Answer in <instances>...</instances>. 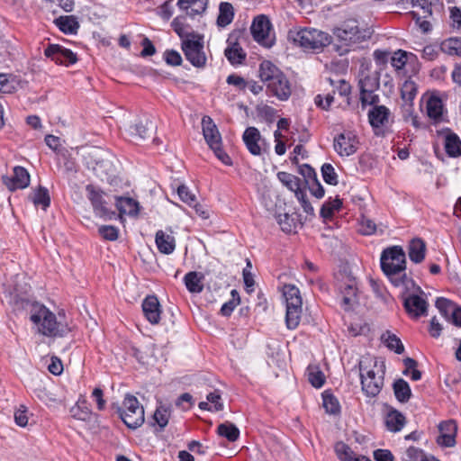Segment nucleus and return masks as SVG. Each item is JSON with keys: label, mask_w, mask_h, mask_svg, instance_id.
<instances>
[{"label": "nucleus", "mask_w": 461, "mask_h": 461, "mask_svg": "<svg viewBox=\"0 0 461 461\" xmlns=\"http://www.w3.org/2000/svg\"><path fill=\"white\" fill-rule=\"evenodd\" d=\"M30 320L38 325L39 333L46 337H64L71 331L64 313L56 316L41 303L32 304Z\"/></svg>", "instance_id": "nucleus-1"}, {"label": "nucleus", "mask_w": 461, "mask_h": 461, "mask_svg": "<svg viewBox=\"0 0 461 461\" xmlns=\"http://www.w3.org/2000/svg\"><path fill=\"white\" fill-rule=\"evenodd\" d=\"M381 268L394 286L404 284L406 256L401 246H392L383 250L380 258Z\"/></svg>", "instance_id": "nucleus-2"}, {"label": "nucleus", "mask_w": 461, "mask_h": 461, "mask_svg": "<svg viewBox=\"0 0 461 461\" xmlns=\"http://www.w3.org/2000/svg\"><path fill=\"white\" fill-rule=\"evenodd\" d=\"M259 77L270 93L281 101L291 95V84L286 76L271 61L264 60L259 66Z\"/></svg>", "instance_id": "nucleus-3"}, {"label": "nucleus", "mask_w": 461, "mask_h": 461, "mask_svg": "<svg viewBox=\"0 0 461 461\" xmlns=\"http://www.w3.org/2000/svg\"><path fill=\"white\" fill-rule=\"evenodd\" d=\"M333 34L341 44L337 48L340 55L348 53L350 47L365 41L371 36L369 29H359L356 20L345 21L339 26L334 28Z\"/></svg>", "instance_id": "nucleus-4"}, {"label": "nucleus", "mask_w": 461, "mask_h": 461, "mask_svg": "<svg viewBox=\"0 0 461 461\" xmlns=\"http://www.w3.org/2000/svg\"><path fill=\"white\" fill-rule=\"evenodd\" d=\"M283 296L286 306V327L289 330H294L300 323L303 312V300L300 290L294 285H285L283 287Z\"/></svg>", "instance_id": "nucleus-5"}, {"label": "nucleus", "mask_w": 461, "mask_h": 461, "mask_svg": "<svg viewBox=\"0 0 461 461\" xmlns=\"http://www.w3.org/2000/svg\"><path fill=\"white\" fill-rule=\"evenodd\" d=\"M115 408L120 418L128 428L134 429L143 424L145 420L144 409L135 396L127 394L123 400L122 407L117 405Z\"/></svg>", "instance_id": "nucleus-6"}, {"label": "nucleus", "mask_w": 461, "mask_h": 461, "mask_svg": "<svg viewBox=\"0 0 461 461\" xmlns=\"http://www.w3.org/2000/svg\"><path fill=\"white\" fill-rule=\"evenodd\" d=\"M384 369L385 365L384 362L381 363L378 372L373 369H366L362 364L359 365L362 390L366 396L375 397L381 392L384 386Z\"/></svg>", "instance_id": "nucleus-7"}, {"label": "nucleus", "mask_w": 461, "mask_h": 461, "mask_svg": "<svg viewBox=\"0 0 461 461\" xmlns=\"http://www.w3.org/2000/svg\"><path fill=\"white\" fill-rule=\"evenodd\" d=\"M294 41L306 50H320L330 44V37L321 31L304 28L296 32Z\"/></svg>", "instance_id": "nucleus-8"}, {"label": "nucleus", "mask_w": 461, "mask_h": 461, "mask_svg": "<svg viewBox=\"0 0 461 461\" xmlns=\"http://www.w3.org/2000/svg\"><path fill=\"white\" fill-rule=\"evenodd\" d=\"M182 50L185 59L196 68H203L206 56L203 51V40L199 35H191L182 41Z\"/></svg>", "instance_id": "nucleus-9"}, {"label": "nucleus", "mask_w": 461, "mask_h": 461, "mask_svg": "<svg viewBox=\"0 0 461 461\" xmlns=\"http://www.w3.org/2000/svg\"><path fill=\"white\" fill-rule=\"evenodd\" d=\"M367 117L375 135L384 133V129L387 128L393 122L392 113L385 105L376 104L373 106L368 111Z\"/></svg>", "instance_id": "nucleus-10"}, {"label": "nucleus", "mask_w": 461, "mask_h": 461, "mask_svg": "<svg viewBox=\"0 0 461 461\" xmlns=\"http://www.w3.org/2000/svg\"><path fill=\"white\" fill-rule=\"evenodd\" d=\"M86 191L95 214L100 218L111 219L114 213L106 207V202L104 199V192L93 185H87Z\"/></svg>", "instance_id": "nucleus-11"}, {"label": "nucleus", "mask_w": 461, "mask_h": 461, "mask_svg": "<svg viewBox=\"0 0 461 461\" xmlns=\"http://www.w3.org/2000/svg\"><path fill=\"white\" fill-rule=\"evenodd\" d=\"M358 139L351 131H345L334 138L333 147L340 157H349L358 149Z\"/></svg>", "instance_id": "nucleus-12"}, {"label": "nucleus", "mask_w": 461, "mask_h": 461, "mask_svg": "<svg viewBox=\"0 0 461 461\" xmlns=\"http://www.w3.org/2000/svg\"><path fill=\"white\" fill-rule=\"evenodd\" d=\"M270 29V21L263 14L257 16L250 27L254 40L267 48H270L273 45V41L268 38Z\"/></svg>", "instance_id": "nucleus-13"}, {"label": "nucleus", "mask_w": 461, "mask_h": 461, "mask_svg": "<svg viewBox=\"0 0 461 461\" xmlns=\"http://www.w3.org/2000/svg\"><path fill=\"white\" fill-rule=\"evenodd\" d=\"M44 55L55 63L64 66H69L77 61V55L73 51L59 44H49L44 50Z\"/></svg>", "instance_id": "nucleus-14"}, {"label": "nucleus", "mask_w": 461, "mask_h": 461, "mask_svg": "<svg viewBox=\"0 0 461 461\" xmlns=\"http://www.w3.org/2000/svg\"><path fill=\"white\" fill-rule=\"evenodd\" d=\"M2 180L10 191H14L29 185L30 175L24 167L17 166L14 167V174L11 176H3Z\"/></svg>", "instance_id": "nucleus-15"}, {"label": "nucleus", "mask_w": 461, "mask_h": 461, "mask_svg": "<svg viewBox=\"0 0 461 461\" xmlns=\"http://www.w3.org/2000/svg\"><path fill=\"white\" fill-rule=\"evenodd\" d=\"M403 306L411 318L418 319L427 314L429 304L424 298L412 294L404 298Z\"/></svg>", "instance_id": "nucleus-16"}, {"label": "nucleus", "mask_w": 461, "mask_h": 461, "mask_svg": "<svg viewBox=\"0 0 461 461\" xmlns=\"http://www.w3.org/2000/svg\"><path fill=\"white\" fill-rule=\"evenodd\" d=\"M156 125L149 117L139 118L129 127V134L137 140L149 138Z\"/></svg>", "instance_id": "nucleus-17"}, {"label": "nucleus", "mask_w": 461, "mask_h": 461, "mask_svg": "<svg viewBox=\"0 0 461 461\" xmlns=\"http://www.w3.org/2000/svg\"><path fill=\"white\" fill-rule=\"evenodd\" d=\"M439 436L437 443L445 447H451L456 445V435L457 431L456 423L454 420L441 422L438 426Z\"/></svg>", "instance_id": "nucleus-18"}, {"label": "nucleus", "mask_w": 461, "mask_h": 461, "mask_svg": "<svg viewBox=\"0 0 461 461\" xmlns=\"http://www.w3.org/2000/svg\"><path fill=\"white\" fill-rule=\"evenodd\" d=\"M142 311L147 321L151 324H158L160 320V303L155 295L147 296L142 302Z\"/></svg>", "instance_id": "nucleus-19"}, {"label": "nucleus", "mask_w": 461, "mask_h": 461, "mask_svg": "<svg viewBox=\"0 0 461 461\" xmlns=\"http://www.w3.org/2000/svg\"><path fill=\"white\" fill-rule=\"evenodd\" d=\"M203 137L210 148L216 145H221V134L209 116H204L202 120Z\"/></svg>", "instance_id": "nucleus-20"}, {"label": "nucleus", "mask_w": 461, "mask_h": 461, "mask_svg": "<svg viewBox=\"0 0 461 461\" xmlns=\"http://www.w3.org/2000/svg\"><path fill=\"white\" fill-rule=\"evenodd\" d=\"M242 139L247 149L252 155L259 156L261 154V148L258 145L261 135L256 127H248L243 133Z\"/></svg>", "instance_id": "nucleus-21"}, {"label": "nucleus", "mask_w": 461, "mask_h": 461, "mask_svg": "<svg viewBox=\"0 0 461 461\" xmlns=\"http://www.w3.org/2000/svg\"><path fill=\"white\" fill-rule=\"evenodd\" d=\"M413 7L420 8L421 16L428 19L434 13H439L443 8V4L438 0H411Z\"/></svg>", "instance_id": "nucleus-22"}, {"label": "nucleus", "mask_w": 461, "mask_h": 461, "mask_svg": "<svg viewBox=\"0 0 461 461\" xmlns=\"http://www.w3.org/2000/svg\"><path fill=\"white\" fill-rule=\"evenodd\" d=\"M155 241L158 251L165 255H169L176 249V240L174 236L159 230L156 232Z\"/></svg>", "instance_id": "nucleus-23"}, {"label": "nucleus", "mask_w": 461, "mask_h": 461, "mask_svg": "<svg viewBox=\"0 0 461 461\" xmlns=\"http://www.w3.org/2000/svg\"><path fill=\"white\" fill-rule=\"evenodd\" d=\"M208 0H178L177 6L179 9L186 12L189 16H195L205 12Z\"/></svg>", "instance_id": "nucleus-24"}, {"label": "nucleus", "mask_w": 461, "mask_h": 461, "mask_svg": "<svg viewBox=\"0 0 461 461\" xmlns=\"http://www.w3.org/2000/svg\"><path fill=\"white\" fill-rule=\"evenodd\" d=\"M447 134L445 136V150L447 154L451 158H458L461 156V140L459 137L452 132L450 129L445 130Z\"/></svg>", "instance_id": "nucleus-25"}, {"label": "nucleus", "mask_w": 461, "mask_h": 461, "mask_svg": "<svg viewBox=\"0 0 461 461\" xmlns=\"http://www.w3.org/2000/svg\"><path fill=\"white\" fill-rule=\"evenodd\" d=\"M426 253V244L425 242L420 239L415 238L410 241L408 247V255L411 259L415 264H419L424 260Z\"/></svg>", "instance_id": "nucleus-26"}, {"label": "nucleus", "mask_w": 461, "mask_h": 461, "mask_svg": "<svg viewBox=\"0 0 461 461\" xmlns=\"http://www.w3.org/2000/svg\"><path fill=\"white\" fill-rule=\"evenodd\" d=\"M427 115L435 122L442 121L443 104L439 97L432 95L426 104Z\"/></svg>", "instance_id": "nucleus-27"}, {"label": "nucleus", "mask_w": 461, "mask_h": 461, "mask_svg": "<svg viewBox=\"0 0 461 461\" xmlns=\"http://www.w3.org/2000/svg\"><path fill=\"white\" fill-rule=\"evenodd\" d=\"M228 47L224 50V55L227 59L232 64H241L245 59L246 54L242 48L237 42H231L230 39H228Z\"/></svg>", "instance_id": "nucleus-28"}, {"label": "nucleus", "mask_w": 461, "mask_h": 461, "mask_svg": "<svg viewBox=\"0 0 461 461\" xmlns=\"http://www.w3.org/2000/svg\"><path fill=\"white\" fill-rule=\"evenodd\" d=\"M204 276L202 273L191 271L185 274L184 282L186 289L193 294L201 293L203 289V280Z\"/></svg>", "instance_id": "nucleus-29"}, {"label": "nucleus", "mask_w": 461, "mask_h": 461, "mask_svg": "<svg viewBox=\"0 0 461 461\" xmlns=\"http://www.w3.org/2000/svg\"><path fill=\"white\" fill-rule=\"evenodd\" d=\"M116 206L122 214L136 216L140 211L139 203L131 197H119L116 201Z\"/></svg>", "instance_id": "nucleus-30"}, {"label": "nucleus", "mask_w": 461, "mask_h": 461, "mask_svg": "<svg viewBox=\"0 0 461 461\" xmlns=\"http://www.w3.org/2000/svg\"><path fill=\"white\" fill-rule=\"evenodd\" d=\"M234 14L233 5L229 2H221L219 5L217 25L222 28L228 26L232 23Z\"/></svg>", "instance_id": "nucleus-31"}, {"label": "nucleus", "mask_w": 461, "mask_h": 461, "mask_svg": "<svg viewBox=\"0 0 461 461\" xmlns=\"http://www.w3.org/2000/svg\"><path fill=\"white\" fill-rule=\"evenodd\" d=\"M342 294V307L344 310H350L357 302V287L355 282L350 280L348 284L341 289Z\"/></svg>", "instance_id": "nucleus-32"}, {"label": "nucleus", "mask_w": 461, "mask_h": 461, "mask_svg": "<svg viewBox=\"0 0 461 461\" xmlns=\"http://www.w3.org/2000/svg\"><path fill=\"white\" fill-rule=\"evenodd\" d=\"M387 226L380 223L375 224V221L366 216H363L359 221V231L363 235L384 234Z\"/></svg>", "instance_id": "nucleus-33"}, {"label": "nucleus", "mask_w": 461, "mask_h": 461, "mask_svg": "<svg viewBox=\"0 0 461 461\" xmlns=\"http://www.w3.org/2000/svg\"><path fill=\"white\" fill-rule=\"evenodd\" d=\"M385 424L390 431L398 432L405 425V417L396 410L390 411L386 415Z\"/></svg>", "instance_id": "nucleus-34"}, {"label": "nucleus", "mask_w": 461, "mask_h": 461, "mask_svg": "<svg viewBox=\"0 0 461 461\" xmlns=\"http://www.w3.org/2000/svg\"><path fill=\"white\" fill-rule=\"evenodd\" d=\"M393 393L395 398L400 402H407L411 395V391L409 384L402 378H399L394 381L393 384Z\"/></svg>", "instance_id": "nucleus-35"}, {"label": "nucleus", "mask_w": 461, "mask_h": 461, "mask_svg": "<svg viewBox=\"0 0 461 461\" xmlns=\"http://www.w3.org/2000/svg\"><path fill=\"white\" fill-rule=\"evenodd\" d=\"M277 177L284 185L294 193L295 197L297 196V193L303 192L301 188V179L297 176L287 172H279Z\"/></svg>", "instance_id": "nucleus-36"}, {"label": "nucleus", "mask_w": 461, "mask_h": 461, "mask_svg": "<svg viewBox=\"0 0 461 461\" xmlns=\"http://www.w3.org/2000/svg\"><path fill=\"white\" fill-rule=\"evenodd\" d=\"M442 52L450 56L461 57V37H450L440 43Z\"/></svg>", "instance_id": "nucleus-37"}, {"label": "nucleus", "mask_w": 461, "mask_h": 461, "mask_svg": "<svg viewBox=\"0 0 461 461\" xmlns=\"http://www.w3.org/2000/svg\"><path fill=\"white\" fill-rule=\"evenodd\" d=\"M56 25L64 33H76L79 24L74 16H60L55 20Z\"/></svg>", "instance_id": "nucleus-38"}, {"label": "nucleus", "mask_w": 461, "mask_h": 461, "mask_svg": "<svg viewBox=\"0 0 461 461\" xmlns=\"http://www.w3.org/2000/svg\"><path fill=\"white\" fill-rule=\"evenodd\" d=\"M31 199L35 206H41L43 210H46L50 204L49 191L43 186H39L34 190Z\"/></svg>", "instance_id": "nucleus-39"}, {"label": "nucleus", "mask_w": 461, "mask_h": 461, "mask_svg": "<svg viewBox=\"0 0 461 461\" xmlns=\"http://www.w3.org/2000/svg\"><path fill=\"white\" fill-rule=\"evenodd\" d=\"M217 432L221 437L226 438L230 442H235L240 437V429L230 422L220 424Z\"/></svg>", "instance_id": "nucleus-40"}, {"label": "nucleus", "mask_w": 461, "mask_h": 461, "mask_svg": "<svg viewBox=\"0 0 461 461\" xmlns=\"http://www.w3.org/2000/svg\"><path fill=\"white\" fill-rule=\"evenodd\" d=\"M382 339L385 346L395 353L402 354L404 351V347L401 339L396 335L387 331L382 335Z\"/></svg>", "instance_id": "nucleus-41"}, {"label": "nucleus", "mask_w": 461, "mask_h": 461, "mask_svg": "<svg viewBox=\"0 0 461 461\" xmlns=\"http://www.w3.org/2000/svg\"><path fill=\"white\" fill-rule=\"evenodd\" d=\"M358 86L360 91L366 93L375 92L380 86L379 78L375 76L366 75L359 79Z\"/></svg>", "instance_id": "nucleus-42"}, {"label": "nucleus", "mask_w": 461, "mask_h": 461, "mask_svg": "<svg viewBox=\"0 0 461 461\" xmlns=\"http://www.w3.org/2000/svg\"><path fill=\"white\" fill-rule=\"evenodd\" d=\"M342 206V201L339 198L330 200L323 203L321 208L320 214L324 219H330L332 217L335 211H339Z\"/></svg>", "instance_id": "nucleus-43"}, {"label": "nucleus", "mask_w": 461, "mask_h": 461, "mask_svg": "<svg viewBox=\"0 0 461 461\" xmlns=\"http://www.w3.org/2000/svg\"><path fill=\"white\" fill-rule=\"evenodd\" d=\"M335 452L341 461H354L357 458L353 450L343 442H338L335 445Z\"/></svg>", "instance_id": "nucleus-44"}, {"label": "nucleus", "mask_w": 461, "mask_h": 461, "mask_svg": "<svg viewBox=\"0 0 461 461\" xmlns=\"http://www.w3.org/2000/svg\"><path fill=\"white\" fill-rule=\"evenodd\" d=\"M169 417L170 409L163 405L158 406L153 415V419L159 426L160 429H164L167 425Z\"/></svg>", "instance_id": "nucleus-45"}, {"label": "nucleus", "mask_w": 461, "mask_h": 461, "mask_svg": "<svg viewBox=\"0 0 461 461\" xmlns=\"http://www.w3.org/2000/svg\"><path fill=\"white\" fill-rule=\"evenodd\" d=\"M231 299L222 304L221 308V314L222 316H230L236 306L240 303V297L237 290L233 289L230 292Z\"/></svg>", "instance_id": "nucleus-46"}, {"label": "nucleus", "mask_w": 461, "mask_h": 461, "mask_svg": "<svg viewBox=\"0 0 461 461\" xmlns=\"http://www.w3.org/2000/svg\"><path fill=\"white\" fill-rule=\"evenodd\" d=\"M417 95L416 84L411 80H406L401 88L402 98L405 102H412Z\"/></svg>", "instance_id": "nucleus-47"}, {"label": "nucleus", "mask_w": 461, "mask_h": 461, "mask_svg": "<svg viewBox=\"0 0 461 461\" xmlns=\"http://www.w3.org/2000/svg\"><path fill=\"white\" fill-rule=\"evenodd\" d=\"M308 379L315 388H321L325 383L323 373L316 366L308 368Z\"/></svg>", "instance_id": "nucleus-48"}, {"label": "nucleus", "mask_w": 461, "mask_h": 461, "mask_svg": "<svg viewBox=\"0 0 461 461\" xmlns=\"http://www.w3.org/2000/svg\"><path fill=\"white\" fill-rule=\"evenodd\" d=\"M276 221L280 225L283 231L291 233L296 227L295 221L288 213H279L276 216Z\"/></svg>", "instance_id": "nucleus-49"}, {"label": "nucleus", "mask_w": 461, "mask_h": 461, "mask_svg": "<svg viewBox=\"0 0 461 461\" xmlns=\"http://www.w3.org/2000/svg\"><path fill=\"white\" fill-rule=\"evenodd\" d=\"M322 399H323V407L325 408L326 411L330 414H336L339 411V404L335 396H333L331 393H328L327 392H324L322 393Z\"/></svg>", "instance_id": "nucleus-50"}, {"label": "nucleus", "mask_w": 461, "mask_h": 461, "mask_svg": "<svg viewBox=\"0 0 461 461\" xmlns=\"http://www.w3.org/2000/svg\"><path fill=\"white\" fill-rule=\"evenodd\" d=\"M436 307L445 319H449L456 308L455 304L451 301L443 297L437 299Z\"/></svg>", "instance_id": "nucleus-51"}, {"label": "nucleus", "mask_w": 461, "mask_h": 461, "mask_svg": "<svg viewBox=\"0 0 461 461\" xmlns=\"http://www.w3.org/2000/svg\"><path fill=\"white\" fill-rule=\"evenodd\" d=\"M321 175L325 183L336 185H338V175L335 172L333 166L330 163H325L321 167Z\"/></svg>", "instance_id": "nucleus-52"}, {"label": "nucleus", "mask_w": 461, "mask_h": 461, "mask_svg": "<svg viewBox=\"0 0 461 461\" xmlns=\"http://www.w3.org/2000/svg\"><path fill=\"white\" fill-rule=\"evenodd\" d=\"M16 89V81L11 76L0 74V94H11Z\"/></svg>", "instance_id": "nucleus-53"}, {"label": "nucleus", "mask_w": 461, "mask_h": 461, "mask_svg": "<svg viewBox=\"0 0 461 461\" xmlns=\"http://www.w3.org/2000/svg\"><path fill=\"white\" fill-rule=\"evenodd\" d=\"M427 455L420 448L410 447L402 455V461H425Z\"/></svg>", "instance_id": "nucleus-54"}, {"label": "nucleus", "mask_w": 461, "mask_h": 461, "mask_svg": "<svg viewBox=\"0 0 461 461\" xmlns=\"http://www.w3.org/2000/svg\"><path fill=\"white\" fill-rule=\"evenodd\" d=\"M73 416L78 420H86L89 419L91 410L87 405V402L84 401H78L77 406L72 409Z\"/></svg>", "instance_id": "nucleus-55"}, {"label": "nucleus", "mask_w": 461, "mask_h": 461, "mask_svg": "<svg viewBox=\"0 0 461 461\" xmlns=\"http://www.w3.org/2000/svg\"><path fill=\"white\" fill-rule=\"evenodd\" d=\"M407 52L402 50L395 51L390 58L391 65L396 69H402L407 63Z\"/></svg>", "instance_id": "nucleus-56"}, {"label": "nucleus", "mask_w": 461, "mask_h": 461, "mask_svg": "<svg viewBox=\"0 0 461 461\" xmlns=\"http://www.w3.org/2000/svg\"><path fill=\"white\" fill-rule=\"evenodd\" d=\"M177 194L182 202L190 206L196 207V197L189 191L187 186L185 185H179L177 188Z\"/></svg>", "instance_id": "nucleus-57"}, {"label": "nucleus", "mask_w": 461, "mask_h": 461, "mask_svg": "<svg viewBox=\"0 0 461 461\" xmlns=\"http://www.w3.org/2000/svg\"><path fill=\"white\" fill-rule=\"evenodd\" d=\"M99 234L106 240H116L119 235V230L113 225H102L98 228Z\"/></svg>", "instance_id": "nucleus-58"}, {"label": "nucleus", "mask_w": 461, "mask_h": 461, "mask_svg": "<svg viewBox=\"0 0 461 461\" xmlns=\"http://www.w3.org/2000/svg\"><path fill=\"white\" fill-rule=\"evenodd\" d=\"M411 14H412L413 18L415 19L416 24L419 26L420 30L423 33H428L431 31L432 25H431L430 21L423 18L421 16V14H420V12L412 11Z\"/></svg>", "instance_id": "nucleus-59"}, {"label": "nucleus", "mask_w": 461, "mask_h": 461, "mask_svg": "<svg viewBox=\"0 0 461 461\" xmlns=\"http://www.w3.org/2000/svg\"><path fill=\"white\" fill-rule=\"evenodd\" d=\"M379 101V96L375 94V92L366 93L364 91H360V102L362 106L368 104L372 105L373 107L378 104Z\"/></svg>", "instance_id": "nucleus-60"}, {"label": "nucleus", "mask_w": 461, "mask_h": 461, "mask_svg": "<svg viewBox=\"0 0 461 461\" xmlns=\"http://www.w3.org/2000/svg\"><path fill=\"white\" fill-rule=\"evenodd\" d=\"M300 173L304 178L305 185H309L318 179L315 170L307 164H304L300 167Z\"/></svg>", "instance_id": "nucleus-61"}, {"label": "nucleus", "mask_w": 461, "mask_h": 461, "mask_svg": "<svg viewBox=\"0 0 461 461\" xmlns=\"http://www.w3.org/2000/svg\"><path fill=\"white\" fill-rule=\"evenodd\" d=\"M15 423L20 427H25L28 424L27 409L21 405L14 412Z\"/></svg>", "instance_id": "nucleus-62"}, {"label": "nucleus", "mask_w": 461, "mask_h": 461, "mask_svg": "<svg viewBox=\"0 0 461 461\" xmlns=\"http://www.w3.org/2000/svg\"><path fill=\"white\" fill-rule=\"evenodd\" d=\"M206 398H207V401L212 404V407L214 411H219L223 409V404L221 402V397L220 393L217 390L210 393Z\"/></svg>", "instance_id": "nucleus-63"}, {"label": "nucleus", "mask_w": 461, "mask_h": 461, "mask_svg": "<svg viewBox=\"0 0 461 461\" xmlns=\"http://www.w3.org/2000/svg\"><path fill=\"white\" fill-rule=\"evenodd\" d=\"M450 13V20L452 22L451 25L455 29H460L461 28V10L456 7L453 6L449 9Z\"/></svg>", "instance_id": "nucleus-64"}]
</instances>
